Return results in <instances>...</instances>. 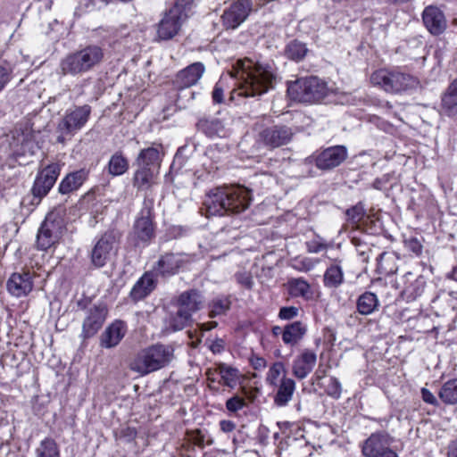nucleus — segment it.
I'll list each match as a JSON object with an SVG mask.
<instances>
[{
	"mask_svg": "<svg viewBox=\"0 0 457 457\" xmlns=\"http://www.w3.org/2000/svg\"><path fill=\"white\" fill-rule=\"evenodd\" d=\"M352 243L356 247V251L361 256V261L367 262L370 258V253L371 252L370 246L361 237H353Z\"/></svg>",
	"mask_w": 457,
	"mask_h": 457,
	"instance_id": "de8ad7c7",
	"label": "nucleus"
},
{
	"mask_svg": "<svg viewBox=\"0 0 457 457\" xmlns=\"http://www.w3.org/2000/svg\"><path fill=\"white\" fill-rule=\"evenodd\" d=\"M35 457H61L57 443L51 437H46L35 449Z\"/></svg>",
	"mask_w": 457,
	"mask_h": 457,
	"instance_id": "4c0bfd02",
	"label": "nucleus"
},
{
	"mask_svg": "<svg viewBox=\"0 0 457 457\" xmlns=\"http://www.w3.org/2000/svg\"><path fill=\"white\" fill-rule=\"evenodd\" d=\"M283 332H284V328H281L279 326H273L271 328V333L274 337H278V336L281 335V337H283Z\"/></svg>",
	"mask_w": 457,
	"mask_h": 457,
	"instance_id": "69168bd1",
	"label": "nucleus"
},
{
	"mask_svg": "<svg viewBox=\"0 0 457 457\" xmlns=\"http://www.w3.org/2000/svg\"><path fill=\"white\" fill-rule=\"evenodd\" d=\"M162 146L160 144H152L151 146L142 149L135 163L137 166L145 168H153L154 170H159L162 158Z\"/></svg>",
	"mask_w": 457,
	"mask_h": 457,
	"instance_id": "b1692460",
	"label": "nucleus"
},
{
	"mask_svg": "<svg viewBox=\"0 0 457 457\" xmlns=\"http://www.w3.org/2000/svg\"><path fill=\"white\" fill-rule=\"evenodd\" d=\"M212 98L214 104L224 102V86L220 80L215 84L212 92Z\"/></svg>",
	"mask_w": 457,
	"mask_h": 457,
	"instance_id": "5fc2aeb1",
	"label": "nucleus"
},
{
	"mask_svg": "<svg viewBox=\"0 0 457 457\" xmlns=\"http://www.w3.org/2000/svg\"><path fill=\"white\" fill-rule=\"evenodd\" d=\"M217 371L221 378V382L224 386L234 388L237 386L238 379V370L226 363H220L217 367Z\"/></svg>",
	"mask_w": 457,
	"mask_h": 457,
	"instance_id": "ea45409f",
	"label": "nucleus"
},
{
	"mask_svg": "<svg viewBox=\"0 0 457 457\" xmlns=\"http://www.w3.org/2000/svg\"><path fill=\"white\" fill-rule=\"evenodd\" d=\"M220 428L221 431L229 433L236 428V424L231 420H223L220 421Z\"/></svg>",
	"mask_w": 457,
	"mask_h": 457,
	"instance_id": "680f3d73",
	"label": "nucleus"
},
{
	"mask_svg": "<svg viewBox=\"0 0 457 457\" xmlns=\"http://www.w3.org/2000/svg\"><path fill=\"white\" fill-rule=\"evenodd\" d=\"M438 396L445 404H457V378L445 382L439 390Z\"/></svg>",
	"mask_w": 457,
	"mask_h": 457,
	"instance_id": "e433bc0d",
	"label": "nucleus"
},
{
	"mask_svg": "<svg viewBox=\"0 0 457 457\" xmlns=\"http://www.w3.org/2000/svg\"><path fill=\"white\" fill-rule=\"evenodd\" d=\"M348 156V150L345 145H337L321 149L314 155L315 166L319 170H329L338 167Z\"/></svg>",
	"mask_w": 457,
	"mask_h": 457,
	"instance_id": "dca6fc26",
	"label": "nucleus"
},
{
	"mask_svg": "<svg viewBox=\"0 0 457 457\" xmlns=\"http://www.w3.org/2000/svg\"><path fill=\"white\" fill-rule=\"evenodd\" d=\"M395 258L393 254L383 252L377 257V272L380 275H391L396 271L394 263Z\"/></svg>",
	"mask_w": 457,
	"mask_h": 457,
	"instance_id": "a19ab883",
	"label": "nucleus"
},
{
	"mask_svg": "<svg viewBox=\"0 0 457 457\" xmlns=\"http://www.w3.org/2000/svg\"><path fill=\"white\" fill-rule=\"evenodd\" d=\"M156 280L154 274L145 272L134 285L130 296L134 301H140L146 297L155 288Z\"/></svg>",
	"mask_w": 457,
	"mask_h": 457,
	"instance_id": "c756f323",
	"label": "nucleus"
},
{
	"mask_svg": "<svg viewBox=\"0 0 457 457\" xmlns=\"http://www.w3.org/2000/svg\"><path fill=\"white\" fill-rule=\"evenodd\" d=\"M448 456L457 457V441L453 442V445H451Z\"/></svg>",
	"mask_w": 457,
	"mask_h": 457,
	"instance_id": "338daca9",
	"label": "nucleus"
},
{
	"mask_svg": "<svg viewBox=\"0 0 457 457\" xmlns=\"http://www.w3.org/2000/svg\"><path fill=\"white\" fill-rule=\"evenodd\" d=\"M442 112L447 116L457 114V78L449 85L442 96Z\"/></svg>",
	"mask_w": 457,
	"mask_h": 457,
	"instance_id": "72a5a7b5",
	"label": "nucleus"
},
{
	"mask_svg": "<svg viewBox=\"0 0 457 457\" xmlns=\"http://www.w3.org/2000/svg\"><path fill=\"white\" fill-rule=\"evenodd\" d=\"M188 255L179 252H167L160 255L154 270L156 275L162 278L171 277L188 263Z\"/></svg>",
	"mask_w": 457,
	"mask_h": 457,
	"instance_id": "2eb2a0df",
	"label": "nucleus"
},
{
	"mask_svg": "<svg viewBox=\"0 0 457 457\" xmlns=\"http://www.w3.org/2000/svg\"><path fill=\"white\" fill-rule=\"evenodd\" d=\"M58 241L56 226L53 221L46 220L40 226L37 235V248L46 251Z\"/></svg>",
	"mask_w": 457,
	"mask_h": 457,
	"instance_id": "bb28decb",
	"label": "nucleus"
},
{
	"mask_svg": "<svg viewBox=\"0 0 457 457\" xmlns=\"http://www.w3.org/2000/svg\"><path fill=\"white\" fill-rule=\"evenodd\" d=\"M217 325H218V323L216 321H212L210 323H203V324H201V327L204 330H210L212 328H216Z\"/></svg>",
	"mask_w": 457,
	"mask_h": 457,
	"instance_id": "774afa93",
	"label": "nucleus"
},
{
	"mask_svg": "<svg viewBox=\"0 0 457 457\" xmlns=\"http://www.w3.org/2000/svg\"><path fill=\"white\" fill-rule=\"evenodd\" d=\"M224 349L225 341L222 338H216L210 345V350L215 354L222 353Z\"/></svg>",
	"mask_w": 457,
	"mask_h": 457,
	"instance_id": "13d9d810",
	"label": "nucleus"
},
{
	"mask_svg": "<svg viewBox=\"0 0 457 457\" xmlns=\"http://www.w3.org/2000/svg\"><path fill=\"white\" fill-rule=\"evenodd\" d=\"M235 70L239 82L230 92V102L237 104L242 97H258L274 87L277 76L271 63L251 59L237 60Z\"/></svg>",
	"mask_w": 457,
	"mask_h": 457,
	"instance_id": "f257e3e1",
	"label": "nucleus"
},
{
	"mask_svg": "<svg viewBox=\"0 0 457 457\" xmlns=\"http://www.w3.org/2000/svg\"><path fill=\"white\" fill-rule=\"evenodd\" d=\"M345 281V274L340 261H335L325 270L323 275L324 287L330 289L339 287Z\"/></svg>",
	"mask_w": 457,
	"mask_h": 457,
	"instance_id": "2f4dec72",
	"label": "nucleus"
},
{
	"mask_svg": "<svg viewBox=\"0 0 457 457\" xmlns=\"http://www.w3.org/2000/svg\"><path fill=\"white\" fill-rule=\"evenodd\" d=\"M277 392L274 395V403L278 407H284L291 401L295 390V382L287 376H283L279 383L275 386Z\"/></svg>",
	"mask_w": 457,
	"mask_h": 457,
	"instance_id": "cd10ccee",
	"label": "nucleus"
},
{
	"mask_svg": "<svg viewBox=\"0 0 457 457\" xmlns=\"http://www.w3.org/2000/svg\"><path fill=\"white\" fill-rule=\"evenodd\" d=\"M307 52L308 49L306 46L298 40L289 42L285 49L287 57L295 62L303 60Z\"/></svg>",
	"mask_w": 457,
	"mask_h": 457,
	"instance_id": "37998d69",
	"label": "nucleus"
},
{
	"mask_svg": "<svg viewBox=\"0 0 457 457\" xmlns=\"http://www.w3.org/2000/svg\"><path fill=\"white\" fill-rule=\"evenodd\" d=\"M33 278V274L29 270L13 272L6 282L8 293L18 298L28 295L34 287Z\"/></svg>",
	"mask_w": 457,
	"mask_h": 457,
	"instance_id": "6ab92c4d",
	"label": "nucleus"
},
{
	"mask_svg": "<svg viewBox=\"0 0 457 457\" xmlns=\"http://www.w3.org/2000/svg\"><path fill=\"white\" fill-rule=\"evenodd\" d=\"M91 112L92 108L89 104L74 105L68 108L57 124L58 136L56 141L63 144L81 130L87 123Z\"/></svg>",
	"mask_w": 457,
	"mask_h": 457,
	"instance_id": "6e6552de",
	"label": "nucleus"
},
{
	"mask_svg": "<svg viewBox=\"0 0 457 457\" xmlns=\"http://www.w3.org/2000/svg\"><path fill=\"white\" fill-rule=\"evenodd\" d=\"M60 174V167L56 163H52L42 169L36 176L31 193L34 198L39 201L46 196Z\"/></svg>",
	"mask_w": 457,
	"mask_h": 457,
	"instance_id": "f3484780",
	"label": "nucleus"
},
{
	"mask_svg": "<svg viewBox=\"0 0 457 457\" xmlns=\"http://www.w3.org/2000/svg\"><path fill=\"white\" fill-rule=\"evenodd\" d=\"M422 21L426 29L433 36L443 34L447 28V21L444 12L433 5L427 6L424 9Z\"/></svg>",
	"mask_w": 457,
	"mask_h": 457,
	"instance_id": "412c9836",
	"label": "nucleus"
},
{
	"mask_svg": "<svg viewBox=\"0 0 457 457\" xmlns=\"http://www.w3.org/2000/svg\"><path fill=\"white\" fill-rule=\"evenodd\" d=\"M370 81L374 86H378L386 92L393 94L414 89L419 85V80L408 73L385 69L374 71Z\"/></svg>",
	"mask_w": 457,
	"mask_h": 457,
	"instance_id": "1a4fd4ad",
	"label": "nucleus"
},
{
	"mask_svg": "<svg viewBox=\"0 0 457 457\" xmlns=\"http://www.w3.org/2000/svg\"><path fill=\"white\" fill-rule=\"evenodd\" d=\"M204 65L202 62H195L183 69L176 75L173 81L177 90L187 89L195 85L204 72Z\"/></svg>",
	"mask_w": 457,
	"mask_h": 457,
	"instance_id": "4be33fe9",
	"label": "nucleus"
},
{
	"mask_svg": "<svg viewBox=\"0 0 457 457\" xmlns=\"http://www.w3.org/2000/svg\"><path fill=\"white\" fill-rule=\"evenodd\" d=\"M155 173H158V170H154L153 168L137 166L133 177V186L137 190L149 189L154 184Z\"/></svg>",
	"mask_w": 457,
	"mask_h": 457,
	"instance_id": "f704fd0d",
	"label": "nucleus"
},
{
	"mask_svg": "<svg viewBox=\"0 0 457 457\" xmlns=\"http://www.w3.org/2000/svg\"><path fill=\"white\" fill-rule=\"evenodd\" d=\"M280 376H286L285 366L282 362L277 361L270 367L266 376V382L270 386H277L279 383Z\"/></svg>",
	"mask_w": 457,
	"mask_h": 457,
	"instance_id": "a18cd8bd",
	"label": "nucleus"
},
{
	"mask_svg": "<svg viewBox=\"0 0 457 457\" xmlns=\"http://www.w3.org/2000/svg\"><path fill=\"white\" fill-rule=\"evenodd\" d=\"M288 291L294 297H302L305 300L312 298L311 285L303 278H291L288 280Z\"/></svg>",
	"mask_w": 457,
	"mask_h": 457,
	"instance_id": "c9c22d12",
	"label": "nucleus"
},
{
	"mask_svg": "<svg viewBox=\"0 0 457 457\" xmlns=\"http://www.w3.org/2000/svg\"><path fill=\"white\" fill-rule=\"evenodd\" d=\"M193 0H176L156 25V37L159 41L172 39L178 35L182 23L189 15Z\"/></svg>",
	"mask_w": 457,
	"mask_h": 457,
	"instance_id": "423d86ee",
	"label": "nucleus"
},
{
	"mask_svg": "<svg viewBox=\"0 0 457 457\" xmlns=\"http://www.w3.org/2000/svg\"><path fill=\"white\" fill-rule=\"evenodd\" d=\"M251 200V191L243 186L219 187L205 195L203 210L207 217L237 214L245 211Z\"/></svg>",
	"mask_w": 457,
	"mask_h": 457,
	"instance_id": "f03ea898",
	"label": "nucleus"
},
{
	"mask_svg": "<svg viewBox=\"0 0 457 457\" xmlns=\"http://www.w3.org/2000/svg\"><path fill=\"white\" fill-rule=\"evenodd\" d=\"M250 362H251L252 367L254 370L264 369L267 364L266 360L264 358L259 357V356H252L250 359Z\"/></svg>",
	"mask_w": 457,
	"mask_h": 457,
	"instance_id": "052dcab7",
	"label": "nucleus"
},
{
	"mask_svg": "<svg viewBox=\"0 0 457 457\" xmlns=\"http://www.w3.org/2000/svg\"><path fill=\"white\" fill-rule=\"evenodd\" d=\"M129 170V161L121 154V152H116L112 154L108 162V171L112 176H120L127 172Z\"/></svg>",
	"mask_w": 457,
	"mask_h": 457,
	"instance_id": "58836bf2",
	"label": "nucleus"
},
{
	"mask_svg": "<svg viewBox=\"0 0 457 457\" xmlns=\"http://www.w3.org/2000/svg\"><path fill=\"white\" fill-rule=\"evenodd\" d=\"M246 405V403L244 398L234 395L227 400L226 408L230 412H237L242 410Z\"/></svg>",
	"mask_w": 457,
	"mask_h": 457,
	"instance_id": "3c124183",
	"label": "nucleus"
},
{
	"mask_svg": "<svg viewBox=\"0 0 457 457\" xmlns=\"http://www.w3.org/2000/svg\"><path fill=\"white\" fill-rule=\"evenodd\" d=\"M87 300L78 302L79 308L85 311L80 334L83 339L94 337L102 328L108 314V309L105 304H93L87 307Z\"/></svg>",
	"mask_w": 457,
	"mask_h": 457,
	"instance_id": "f8f14e48",
	"label": "nucleus"
},
{
	"mask_svg": "<svg viewBox=\"0 0 457 457\" xmlns=\"http://www.w3.org/2000/svg\"><path fill=\"white\" fill-rule=\"evenodd\" d=\"M287 94L295 101L312 104L323 100L328 94V87L322 79L311 76L288 83Z\"/></svg>",
	"mask_w": 457,
	"mask_h": 457,
	"instance_id": "0eeeda50",
	"label": "nucleus"
},
{
	"mask_svg": "<svg viewBox=\"0 0 457 457\" xmlns=\"http://www.w3.org/2000/svg\"><path fill=\"white\" fill-rule=\"evenodd\" d=\"M231 302L227 296L214 298L209 303V316L215 318L227 313L230 309Z\"/></svg>",
	"mask_w": 457,
	"mask_h": 457,
	"instance_id": "79ce46f5",
	"label": "nucleus"
},
{
	"mask_svg": "<svg viewBox=\"0 0 457 457\" xmlns=\"http://www.w3.org/2000/svg\"><path fill=\"white\" fill-rule=\"evenodd\" d=\"M174 357V350L170 345L156 344L139 351L129 363L131 370L147 375L167 366Z\"/></svg>",
	"mask_w": 457,
	"mask_h": 457,
	"instance_id": "7ed1b4c3",
	"label": "nucleus"
},
{
	"mask_svg": "<svg viewBox=\"0 0 457 457\" xmlns=\"http://www.w3.org/2000/svg\"><path fill=\"white\" fill-rule=\"evenodd\" d=\"M421 397L422 400L431 405L436 406L438 404V402L436 398V396L426 387L421 388Z\"/></svg>",
	"mask_w": 457,
	"mask_h": 457,
	"instance_id": "6e6d98bb",
	"label": "nucleus"
},
{
	"mask_svg": "<svg viewBox=\"0 0 457 457\" xmlns=\"http://www.w3.org/2000/svg\"><path fill=\"white\" fill-rule=\"evenodd\" d=\"M127 332L126 323L117 320L108 326L101 335V346L112 348L119 345Z\"/></svg>",
	"mask_w": 457,
	"mask_h": 457,
	"instance_id": "393cba45",
	"label": "nucleus"
},
{
	"mask_svg": "<svg viewBox=\"0 0 457 457\" xmlns=\"http://www.w3.org/2000/svg\"><path fill=\"white\" fill-rule=\"evenodd\" d=\"M388 182V176L385 175L382 178H378L374 180L372 187L377 190H382L384 186Z\"/></svg>",
	"mask_w": 457,
	"mask_h": 457,
	"instance_id": "e2e57ef3",
	"label": "nucleus"
},
{
	"mask_svg": "<svg viewBox=\"0 0 457 457\" xmlns=\"http://www.w3.org/2000/svg\"><path fill=\"white\" fill-rule=\"evenodd\" d=\"M236 280L242 287L246 289H252L253 286V280L252 275L247 271L237 272L235 274Z\"/></svg>",
	"mask_w": 457,
	"mask_h": 457,
	"instance_id": "864d4df0",
	"label": "nucleus"
},
{
	"mask_svg": "<svg viewBox=\"0 0 457 457\" xmlns=\"http://www.w3.org/2000/svg\"><path fill=\"white\" fill-rule=\"evenodd\" d=\"M13 79V70L10 64H0V93Z\"/></svg>",
	"mask_w": 457,
	"mask_h": 457,
	"instance_id": "09e8293b",
	"label": "nucleus"
},
{
	"mask_svg": "<svg viewBox=\"0 0 457 457\" xmlns=\"http://www.w3.org/2000/svg\"><path fill=\"white\" fill-rule=\"evenodd\" d=\"M327 249V245L319 241H311L307 243V251L312 253H318Z\"/></svg>",
	"mask_w": 457,
	"mask_h": 457,
	"instance_id": "4d7b16f0",
	"label": "nucleus"
},
{
	"mask_svg": "<svg viewBox=\"0 0 457 457\" xmlns=\"http://www.w3.org/2000/svg\"><path fill=\"white\" fill-rule=\"evenodd\" d=\"M204 303V296L196 289H189L182 292L174 306L176 311L170 313L169 324L173 331H179L192 322V316L200 311Z\"/></svg>",
	"mask_w": 457,
	"mask_h": 457,
	"instance_id": "20e7f679",
	"label": "nucleus"
},
{
	"mask_svg": "<svg viewBox=\"0 0 457 457\" xmlns=\"http://www.w3.org/2000/svg\"><path fill=\"white\" fill-rule=\"evenodd\" d=\"M319 261L309 257L296 258L294 260L292 267L301 272H308L312 270Z\"/></svg>",
	"mask_w": 457,
	"mask_h": 457,
	"instance_id": "49530a36",
	"label": "nucleus"
},
{
	"mask_svg": "<svg viewBox=\"0 0 457 457\" xmlns=\"http://www.w3.org/2000/svg\"><path fill=\"white\" fill-rule=\"evenodd\" d=\"M307 327L302 321H294L284 327L283 343L289 346L296 345L305 336Z\"/></svg>",
	"mask_w": 457,
	"mask_h": 457,
	"instance_id": "7c9ffc66",
	"label": "nucleus"
},
{
	"mask_svg": "<svg viewBox=\"0 0 457 457\" xmlns=\"http://www.w3.org/2000/svg\"><path fill=\"white\" fill-rule=\"evenodd\" d=\"M253 8L252 0H237L227 8L222 16V24L227 29H235L242 24Z\"/></svg>",
	"mask_w": 457,
	"mask_h": 457,
	"instance_id": "a211bd4d",
	"label": "nucleus"
},
{
	"mask_svg": "<svg viewBox=\"0 0 457 457\" xmlns=\"http://www.w3.org/2000/svg\"><path fill=\"white\" fill-rule=\"evenodd\" d=\"M120 233L112 229L106 231L96 242L91 252V262L96 268L104 267L110 260L112 253L117 248Z\"/></svg>",
	"mask_w": 457,
	"mask_h": 457,
	"instance_id": "ddd939ff",
	"label": "nucleus"
},
{
	"mask_svg": "<svg viewBox=\"0 0 457 457\" xmlns=\"http://www.w3.org/2000/svg\"><path fill=\"white\" fill-rule=\"evenodd\" d=\"M153 205L152 200H145L144 206L135 220L129 239L136 247H145L155 237Z\"/></svg>",
	"mask_w": 457,
	"mask_h": 457,
	"instance_id": "9b49d317",
	"label": "nucleus"
},
{
	"mask_svg": "<svg viewBox=\"0 0 457 457\" xmlns=\"http://www.w3.org/2000/svg\"><path fill=\"white\" fill-rule=\"evenodd\" d=\"M196 128L209 137H225L226 129L221 120L213 117L200 118L196 123Z\"/></svg>",
	"mask_w": 457,
	"mask_h": 457,
	"instance_id": "c85d7f7f",
	"label": "nucleus"
},
{
	"mask_svg": "<svg viewBox=\"0 0 457 457\" xmlns=\"http://www.w3.org/2000/svg\"><path fill=\"white\" fill-rule=\"evenodd\" d=\"M299 315V308L295 306H284L279 309L278 317L283 320H291Z\"/></svg>",
	"mask_w": 457,
	"mask_h": 457,
	"instance_id": "603ef678",
	"label": "nucleus"
},
{
	"mask_svg": "<svg viewBox=\"0 0 457 457\" xmlns=\"http://www.w3.org/2000/svg\"><path fill=\"white\" fill-rule=\"evenodd\" d=\"M316 353L311 349H303L293 361V375L298 379L305 378L312 371L316 365Z\"/></svg>",
	"mask_w": 457,
	"mask_h": 457,
	"instance_id": "5701e85b",
	"label": "nucleus"
},
{
	"mask_svg": "<svg viewBox=\"0 0 457 457\" xmlns=\"http://www.w3.org/2000/svg\"><path fill=\"white\" fill-rule=\"evenodd\" d=\"M345 214L347 216V221L353 227H358L359 223L366 216V209L364 204L362 202L357 203L355 205L348 208L345 211Z\"/></svg>",
	"mask_w": 457,
	"mask_h": 457,
	"instance_id": "c03bdc74",
	"label": "nucleus"
},
{
	"mask_svg": "<svg viewBox=\"0 0 457 457\" xmlns=\"http://www.w3.org/2000/svg\"><path fill=\"white\" fill-rule=\"evenodd\" d=\"M407 248L416 254H420L422 251V245L416 238H411L406 241Z\"/></svg>",
	"mask_w": 457,
	"mask_h": 457,
	"instance_id": "bf43d9fd",
	"label": "nucleus"
},
{
	"mask_svg": "<svg viewBox=\"0 0 457 457\" xmlns=\"http://www.w3.org/2000/svg\"><path fill=\"white\" fill-rule=\"evenodd\" d=\"M379 300L378 295L370 291L362 293L356 301V309L361 315L368 316L379 308Z\"/></svg>",
	"mask_w": 457,
	"mask_h": 457,
	"instance_id": "473e14b6",
	"label": "nucleus"
},
{
	"mask_svg": "<svg viewBox=\"0 0 457 457\" xmlns=\"http://www.w3.org/2000/svg\"><path fill=\"white\" fill-rule=\"evenodd\" d=\"M326 393L328 395L335 399L340 398L342 394V386L341 383L337 378L331 377L328 378V383L326 386Z\"/></svg>",
	"mask_w": 457,
	"mask_h": 457,
	"instance_id": "8fccbe9b",
	"label": "nucleus"
},
{
	"mask_svg": "<svg viewBox=\"0 0 457 457\" xmlns=\"http://www.w3.org/2000/svg\"><path fill=\"white\" fill-rule=\"evenodd\" d=\"M88 178V170L80 169L67 174L59 184L58 191L67 195L78 190Z\"/></svg>",
	"mask_w": 457,
	"mask_h": 457,
	"instance_id": "a878e982",
	"label": "nucleus"
},
{
	"mask_svg": "<svg viewBox=\"0 0 457 457\" xmlns=\"http://www.w3.org/2000/svg\"><path fill=\"white\" fill-rule=\"evenodd\" d=\"M104 57V49L97 45L86 47L67 55L62 60L60 68L62 73L79 75L86 73L99 65Z\"/></svg>",
	"mask_w": 457,
	"mask_h": 457,
	"instance_id": "39448f33",
	"label": "nucleus"
},
{
	"mask_svg": "<svg viewBox=\"0 0 457 457\" xmlns=\"http://www.w3.org/2000/svg\"><path fill=\"white\" fill-rule=\"evenodd\" d=\"M253 129L256 131V144L268 150L288 145L295 134L292 127L285 124L265 126L262 123H256Z\"/></svg>",
	"mask_w": 457,
	"mask_h": 457,
	"instance_id": "9d476101",
	"label": "nucleus"
},
{
	"mask_svg": "<svg viewBox=\"0 0 457 457\" xmlns=\"http://www.w3.org/2000/svg\"><path fill=\"white\" fill-rule=\"evenodd\" d=\"M365 457H398L391 448V438L385 433H373L364 442L361 447Z\"/></svg>",
	"mask_w": 457,
	"mask_h": 457,
	"instance_id": "4468645a",
	"label": "nucleus"
},
{
	"mask_svg": "<svg viewBox=\"0 0 457 457\" xmlns=\"http://www.w3.org/2000/svg\"><path fill=\"white\" fill-rule=\"evenodd\" d=\"M186 89L179 90V93L178 95V102L182 101L186 97H189V99H193L195 93L193 91H185Z\"/></svg>",
	"mask_w": 457,
	"mask_h": 457,
	"instance_id": "0e129e2a",
	"label": "nucleus"
},
{
	"mask_svg": "<svg viewBox=\"0 0 457 457\" xmlns=\"http://www.w3.org/2000/svg\"><path fill=\"white\" fill-rule=\"evenodd\" d=\"M403 283L402 296L407 302L415 301L421 297L426 291L427 280L422 275L406 272L401 278Z\"/></svg>",
	"mask_w": 457,
	"mask_h": 457,
	"instance_id": "aec40b11",
	"label": "nucleus"
}]
</instances>
